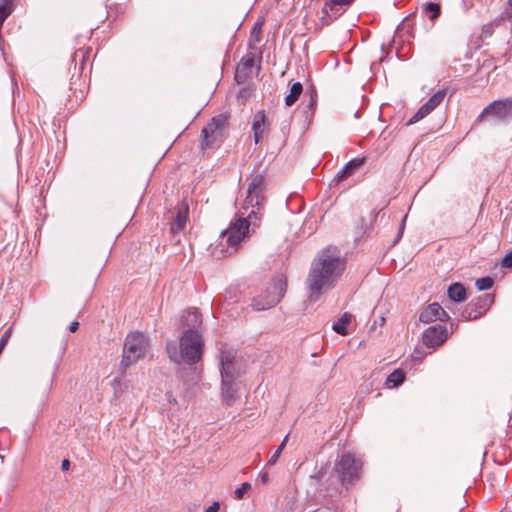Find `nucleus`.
<instances>
[{
    "mask_svg": "<svg viewBox=\"0 0 512 512\" xmlns=\"http://www.w3.org/2000/svg\"><path fill=\"white\" fill-rule=\"evenodd\" d=\"M314 105H315V99H314L313 95H311L309 106L313 107Z\"/></svg>",
    "mask_w": 512,
    "mask_h": 512,
    "instance_id": "79ce46f5",
    "label": "nucleus"
},
{
    "mask_svg": "<svg viewBox=\"0 0 512 512\" xmlns=\"http://www.w3.org/2000/svg\"><path fill=\"white\" fill-rule=\"evenodd\" d=\"M228 125V117L226 115L220 114L213 117L201 131V149L220 146L227 136Z\"/></svg>",
    "mask_w": 512,
    "mask_h": 512,
    "instance_id": "20e7f679",
    "label": "nucleus"
},
{
    "mask_svg": "<svg viewBox=\"0 0 512 512\" xmlns=\"http://www.w3.org/2000/svg\"><path fill=\"white\" fill-rule=\"evenodd\" d=\"M364 164V159L355 158L349 161L341 170L336 174V180L341 182L350 176H352L355 171Z\"/></svg>",
    "mask_w": 512,
    "mask_h": 512,
    "instance_id": "dca6fc26",
    "label": "nucleus"
},
{
    "mask_svg": "<svg viewBox=\"0 0 512 512\" xmlns=\"http://www.w3.org/2000/svg\"><path fill=\"white\" fill-rule=\"evenodd\" d=\"M448 297L455 302H462L466 299L467 293L461 283H454L448 288Z\"/></svg>",
    "mask_w": 512,
    "mask_h": 512,
    "instance_id": "aec40b11",
    "label": "nucleus"
},
{
    "mask_svg": "<svg viewBox=\"0 0 512 512\" xmlns=\"http://www.w3.org/2000/svg\"><path fill=\"white\" fill-rule=\"evenodd\" d=\"M69 467H70V462H69V460L64 459V460L62 461V464H61V469H62L63 471H67V470L69 469Z\"/></svg>",
    "mask_w": 512,
    "mask_h": 512,
    "instance_id": "4c0bfd02",
    "label": "nucleus"
},
{
    "mask_svg": "<svg viewBox=\"0 0 512 512\" xmlns=\"http://www.w3.org/2000/svg\"><path fill=\"white\" fill-rule=\"evenodd\" d=\"M352 315L348 313H344L342 317L333 324V330L340 335H347L348 331L346 325L351 321Z\"/></svg>",
    "mask_w": 512,
    "mask_h": 512,
    "instance_id": "4be33fe9",
    "label": "nucleus"
},
{
    "mask_svg": "<svg viewBox=\"0 0 512 512\" xmlns=\"http://www.w3.org/2000/svg\"><path fill=\"white\" fill-rule=\"evenodd\" d=\"M323 12L329 17H337L341 14L339 6H332V1L329 0L323 7Z\"/></svg>",
    "mask_w": 512,
    "mask_h": 512,
    "instance_id": "cd10ccee",
    "label": "nucleus"
},
{
    "mask_svg": "<svg viewBox=\"0 0 512 512\" xmlns=\"http://www.w3.org/2000/svg\"><path fill=\"white\" fill-rule=\"evenodd\" d=\"M334 471L341 484H355L361 477L362 462L351 453H344L335 462Z\"/></svg>",
    "mask_w": 512,
    "mask_h": 512,
    "instance_id": "0eeeda50",
    "label": "nucleus"
},
{
    "mask_svg": "<svg viewBox=\"0 0 512 512\" xmlns=\"http://www.w3.org/2000/svg\"><path fill=\"white\" fill-rule=\"evenodd\" d=\"M265 190V177L261 174L254 175L249 183L247 196L236 214V219L221 232L219 246L223 247L224 242L227 244L226 249H221L222 256L235 253L240 243L248 236L250 229L254 231L259 227L263 216Z\"/></svg>",
    "mask_w": 512,
    "mask_h": 512,
    "instance_id": "f257e3e1",
    "label": "nucleus"
},
{
    "mask_svg": "<svg viewBox=\"0 0 512 512\" xmlns=\"http://www.w3.org/2000/svg\"><path fill=\"white\" fill-rule=\"evenodd\" d=\"M435 108H432V106L429 104V102L427 101L426 103H424L419 109L418 111L409 119L408 121V125L410 124H414L418 121H420L421 119H423L424 117H426L428 114H430Z\"/></svg>",
    "mask_w": 512,
    "mask_h": 512,
    "instance_id": "5701e85b",
    "label": "nucleus"
},
{
    "mask_svg": "<svg viewBox=\"0 0 512 512\" xmlns=\"http://www.w3.org/2000/svg\"><path fill=\"white\" fill-rule=\"evenodd\" d=\"M447 91L445 89L437 91L433 96H431L428 100L429 104L432 108H436L440 105V103L444 100Z\"/></svg>",
    "mask_w": 512,
    "mask_h": 512,
    "instance_id": "bb28decb",
    "label": "nucleus"
},
{
    "mask_svg": "<svg viewBox=\"0 0 512 512\" xmlns=\"http://www.w3.org/2000/svg\"><path fill=\"white\" fill-rule=\"evenodd\" d=\"M222 398L223 401L228 405H232L236 399L237 387L235 380H222Z\"/></svg>",
    "mask_w": 512,
    "mask_h": 512,
    "instance_id": "f3484780",
    "label": "nucleus"
},
{
    "mask_svg": "<svg viewBox=\"0 0 512 512\" xmlns=\"http://www.w3.org/2000/svg\"><path fill=\"white\" fill-rule=\"evenodd\" d=\"M502 266L507 268L512 267V251L503 258Z\"/></svg>",
    "mask_w": 512,
    "mask_h": 512,
    "instance_id": "473e14b6",
    "label": "nucleus"
},
{
    "mask_svg": "<svg viewBox=\"0 0 512 512\" xmlns=\"http://www.w3.org/2000/svg\"><path fill=\"white\" fill-rule=\"evenodd\" d=\"M220 374L222 380H235L239 376L236 371L234 356L229 352H222L220 358Z\"/></svg>",
    "mask_w": 512,
    "mask_h": 512,
    "instance_id": "ddd939ff",
    "label": "nucleus"
},
{
    "mask_svg": "<svg viewBox=\"0 0 512 512\" xmlns=\"http://www.w3.org/2000/svg\"><path fill=\"white\" fill-rule=\"evenodd\" d=\"M303 92V86L300 82H295L292 84L290 88L289 94L285 97V104L287 106H292L299 99L300 95Z\"/></svg>",
    "mask_w": 512,
    "mask_h": 512,
    "instance_id": "412c9836",
    "label": "nucleus"
},
{
    "mask_svg": "<svg viewBox=\"0 0 512 512\" xmlns=\"http://www.w3.org/2000/svg\"><path fill=\"white\" fill-rule=\"evenodd\" d=\"M325 476L326 469L320 468L317 472L310 476V479L314 482V485L317 487V490L320 494H322L323 496H333L334 492L337 491L336 486L338 485V482H336V485H326L324 483Z\"/></svg>",
    "mask_w": 512,
    "mask_h": 512,
    "instance_id": "4468645a",
    "label": "nucleus"
},
{
    "mask_svg": "<svg viewBox=\"0 0 512 512\" xmlns=\"http://www.w3.org/2000/svg\"><path fill=\"white\" fill-rule=\"evenodd\" d=\"M261 27H262V22L257 21L252 28L251 38L254 39V41H256V42L259 41V34L261 32Z\"/></svg>",
    "mask_w": 512,
    "mask_h": 512,
    "instance_id": "7c9ffc66",
    "label": "nucleus"
},
{
    "mask_svg": "<svg viewBox=\"0 0 512 512\" xmlns=\"http://www.w3.org/2000/svg\"><path fill=\"white\" fill-rule=\"evenodd\" d=\"M435 108H432V106L429 104V102L427 101L426 103H424L419 109L418 111L409 119L408 121V125L410 124H414L418 121H420L421 119H423L424 117H426L428 114H430Z\"/></svg>",
    "mask_w": 512,
    "mask_h": 512,
    "instance_id": "b1692460",
    "label": "nucleus"
},
{
    "mask_svg": "<svg viewBox=\"0 0 512 512\" xmlns=\"http://www.w3.org/2000/svg\"><path fill=\"white\" fill-rule=\"evenodd\" d=\"M286 282L283 276L274 278L257 296L252 299V307L256 311L270 309L277 305L285 292Z\"/></svg>",
    "mask_w": 512,
    "mask_h": 512,
    "instance_id": "39448f33",
    "label": "nucleus"
},
{
    "mask_svg": "<svg viewBox=\"0 0 512 512\" xmlns=\"http://www.w3.org/2000/svg\"><path fill=\"white\" fill-rule=\"evenodd\" d=\"M265 114L263 111L258 112L252 124V130L254 134V141L256 144L260 142L264 135V125H265Z\"/></svg>",
    "mask_w": 512,
    "mask_h": 512,
    "instance_id": "6ab92c4d",
    "label": "nucleus"
},
{
    "mask_svg": "<svg viewBox=\"0 0 512 512\" xmlns=\"http://www.w3.org/2000/svg\"><path fill=\"white\" fill-rule=\"evenodd\" d=\"M508 4L510 7H512V0H508Z\"/></svg>",
    "mask_w": 512,
    "mask_h": 512,
    "instance_id": "c03bdc74",
    "label": "nucleus"
},
{
    "mask_svg": "<svg viewBox=\"0 0 512 512\" xmlns=\"http://www.w3.org/2000/svg\"><path fill=\"white\" fill-rule=\"evenodd\" d=\"M423 12L431 21H434L440 16L441 8L439 4L429 2L423 5Z\"/></svg>",
    "mask_w": 512,
    "mask_h": 512,
    "instance_id": "393cba45",
    "label": "nucleus"
},
{
    "mask_svg": "<svg viewBox=\"0 0 512 512\" xmlns=\"http://www.w3.org/2000/svg\"><path fill=\"white\" fill-rule=\"evenodd\" d=\"M493 286V280L490 277H482L476 280V287L478 290H488Z\"/></svg>",
    "mask_w": 512,
    "mask_h": 512,
    "instance_id": "c85d7f7f",
    "label": "nucleus"
},
{
    "mask_svg": "<svg viewBox=\"0 0 512 512\" xmlns=\"http://www.w3.org/2000/svg\"><path fill=\"white\" fill-rule=\"evenodd\" d=\"M256 66V56L252 53L247 54L242 58L241 62L237 65L235 72V80L237 83H244L253 74V69Z\"/></svg>",
    "mask_w": 512,
    "mask_h": 512,
    "instance_id": "9b49d317",
    "label": "nucleus"
},
{
    "mask_svg": "<svg viewBox=\"0 0 512 512\" xmlns=\"http://www.w3.org/2000/svg\"><path fill=\"white\" fill-rule=\"evenodd\" d=\"M493 303V296L490 294H485L480 296L474 300H472L465 311L463 312V317L467 320H475L480 318L486 311L490 308Z\"/></svg>",
    "mask_w": 512,
    "mask_h": 512,
    "instance_id": "1a4fd4ad",
    "label": "nucleus"
},
{
    "mask_svg": "<svg viewBox=\"0 0 512 512\" xmlns=\"http://www.w3.org/2000/svg\"><path fill=\"white\" fill-rule=\"evenodd\" d=\"M220 505L218 502H214L211 506H209L205 512H218Z\"/></svg>",
    "mask_w": 512,
    "mask_h": 512,
    "instance_id": "c9c22d12",
    "label": "nucleus"
},
{
    "mask_svg": "<svg viewBox=\"0 0 512 512\" xmlns=\"http://www.w3.org/2000/svg\"><path fill=\"white\" fill-rule=\"evenodd\" d=\"M314 512H331V510L329 508H319V509L315 510Z\"/></svg>",
    "mask_w": 512,
    "mask_h": 512,
    "instance_id": "a19ab883",
    "label": "nucleus"
},
{
    "mask_svg": "<svg viewBox=\"0 0 512 512\" xmlns=\"http://www.w3.org/2000/svg\"><path fill=\"white\" fill-rule=\"evenodd\" d=\"M182 322L187 329H197L202 322V316L197 309L191 308L182 316Z\"/></svg>",
    "mask_w": 512,
    "mask_h": 512,
    "instance_id": "a211bd4d",
    "label": "nucleus"
},
{
    "mask_svg": "<svg viewBox=\"0 0 512 512\" xmlns=\"http://www.w3.org/2000/svg\"><path fill=\"white\" fill-rule=\"evenodd\" d=\"M188 218V207L184 204L177 206L175 216L170 223V232L175 235L183 231Z\"/></svg>",
    "mask_w": 512,
    "mask_h": 512,
    "instance_id": "2eb2a0df",
    "label": "nucleus"
},
{
    "mask_svg": "<svg viewBox=\"0 0 512 512\" xmlns=\"http://www.w3.org/2000/svg\"><path fill=\"white\" fill-rule=\"evenodd\" d=\"M260 478H261V482H262L263 484H267V483H268V481H269V476H268V473H266V472H265V473H262V474L260 475Z\"/></svg>",
    "mask_w": 512,
    "mask_h": 512,
    "instance_id": "58836bf2",
    "label": "nucleus"
},
{
    "mask_svg": "<svg viewBox=\"0 0 512 512\" xmlns=\"http://www.w3.org/2000/svg\"><path fill=\"white\" fill-rule=\"evenodd\" d=\"M449 315L438 303H431L422 310L419 320L423 323H431L434 321H446Z\"/></svg>",
    "mask_w": 512,
    "mask_h": 512,
    "instance_id": "f8f14e48",
    "label": "nucleus"
},
{
    "mask_svg": "<svg viewBox=\"0 0 512 512\" xmlns=\"http://www.w3.org/2000/svg\"><path fill=\"white\" fill-rule=\"evenodd\" d=\"M78 327H79V323L77 321H73L69 325V330H70V332L74 333L77 331Z\"/></svg>",
    "mask_w": 512,
    "mask_h": 512,
    "instance_id": "e433bc0d",
    "label": "nucleus"
},
{
    "mask_svg": "<svg viewBox=\"0 0 512 512\" xmlns=\"http://www.w3.org/2000/svg\"><path fill=\"white\" fill-rule=\"evenodd\" d=\"M405 219H407V216H404V219H403V224H402L401 230H402V229H403V227H404V222H405Z\"/></svg>",
    "mask_w": 512,
    "mask_h": 512,
    "instance_id": "37998d69",
    "label": "nucleus"
},
{
    "mask_svg": "<svg viewBox=\"0 0 512 512\" xmlns=\"http://www.w3.org/2000/svg\"><path fill=\"white\" fill-rule=\"evenodd\" d=\"M486 116H491L499 120L512 118V97L493 101L484 108L476 121L481 122Z\"/></svg>",
    "mask_w": 512,
    "mask_h": 512,
    "instance_id": "6e6552de",
    "label": "nucleus"
},
{
    "mask_svg": "<svg viewBox=\"0 0 512 512\" xmlns=\"http://www.w3.org/2000/svg\"><path fill=\"white\" fill-rule=\"evenodd\" d=\"M9 335H10V331L8 330V331H6V332L2 335V337H1V339H0V354L2 353V351H3L4 347H5L6 343H7V340H8V338H9Z\"/></svg>",
    "mask_w": 512,
    "mask_h": 512,
    "instance_id": "72a5a7b5",
    "label": "nucleus"
},
{
    "mask_svg": "<svg viewBox=\"0 0 512 512\" xmlns=\"http://www.w3.org/2000/svg\"><path fill=\"white\" fill-rule=\"evenodd\" d=\"M332 6H347L350 5L354 0H331Z\"/></svg>",
    "mask_w": 512,
    "mask_h": 512,
    "instance_id": "f704fd0d",
    "label": "nucleus"
},
{
    "mask_svg": "<svg viewBox=\"0 0 512 512\" xmlns=\"http://www.w3.org/2000/svg\"><path fill=\"white\" fill-rule=\"evenodd\" d=\"M282 451H283V448L278 446L277 449L275 450V452L273 453V455L268 460L267 465H269V466L275 465L276 462L278 461Z\"/></svg>",
    "mask_w": 512,
    "mask_h": 512,
    "instance_id": "2f4dec72",
    "label": "nucleus"
},
{
    "mask_svg": "<svg viewBox=\"0 0 512 512\" xmlns=\"http://www.w3.org/2000/svg\"><path fill=\"white\" fill-rule=\"evenodd\" d=\"M251 488V485L248 482L243 483L240 487H238L234 491V495L236 499H241L243 496L248 492V490Z\"/></svg>",
    "mask_w": 512,
    "mask_h": 512,
    "instance_id": "c756f323",
    "label": "nucleus"
},
{
    "mask_svg": "<svg viewBox=\"0 0 512 512\" xmlns=\"http://www.w3.org/2000/svg\"><path fill=\"white\" fill-rule=\"evenodd\" d=\"M287 441H288V435L283 439V441L281 442L279 447H282L284 449L285 446H286Z\"/></svg>",
    "mask_w": 512,
    "mask_h": 512,
    "instance_id": "ea45409f",
    "label": "nucleus"
},
{
    "mask_svg": "<svg viewBox=\"0 0 512 512\" xmlns=\"http://www.w3.org/2000/svg\"><path fill=\"white\" fill-rule=\"evenodd\" d=\"M346 268L337 247L322 249L313 259L306 279L309 299L316 301L326 291L332 289Z\"/></svg>",
    "mask_w": 512,
    "mask_h": 512,
    "instance_id": "f03ea898",
    "label": "nucleus"
},
{
    "mask_svg": "<svg viewBox=\"0 0 512 512\" xmlns=\"http://www.w3.org/2000/svg\"><path fill=\"white\" fill-rule=\"evenodd\" d=\"M204 341L197 329H187L180 338L179 348L176 342L167 343V353L171 361L179 364H196L202 358Z\"/></svg>",
    "mask_w": 512,
    "mask_h": 512,
    "instance_id": "7ed1b4c3",
    "label": "nucleus"
},
{
    "mask_svg": "<svg viewBox=\"0 0 512 512\" xmlns=\"http://www.w3.org/2000/svg\"><path fill=\"white\" fill-rule=\"evenodd\" d=\"M448 338V331L444 325L437 324L430 326L423 332V344L429 348L442 345Z\"/></svg>",
    "mask_w": 512,
    "mask_h": 512,
    "instance_id": "9d476101",
    "label": "nucleus"
},
{
    "mask_svg": "<svg viewBox=\"0 0 512 512\" xmlns=\"http://www.w3.org/2000/svg\"><path fill=\"white\" fill-rule=\"evenodd\" d=\"M150 347L149 339L141 332L127 335L123 348L121 366L129 367L144 357Z\"/></svg>",
    "mask_w": 512,
    "mask_h": 512,
    "instance_id": "423d86ee",
    "label": "nucleus"
},
{
    "mask_svg": "<svg viewBox=\"0 0 512 512\" xmlns=\"http://www.w3.org/2000/svg\"><path fill=\"white\" fill-rule=\"evenodd\" d=\"M405 379V375L403 373L402 370L400 369H397V370H394L388 377H387V380H386V384L388 385V387L392 388V387H397L399 386L400 384L403 383Z\"/></svg>",
    "mask_w": 512,
    "mask_h": 512,
    "instance_id": "a878e982",
    "label": "nucleus"
}]
</instances>
